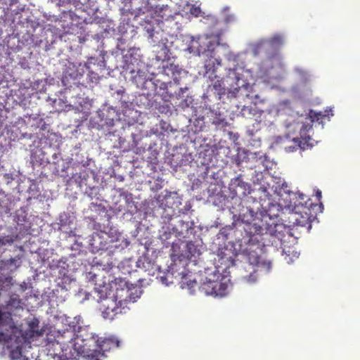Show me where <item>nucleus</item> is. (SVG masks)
Wrapping results in <instances>:
<instances>
[{
    "mask_svg": "<svg viewBox=\"0 0 360 360\" xmlns=\"http://www.w3.org/2000/svg\"><path fill=\"white\" fill-rule=\"evenodd\" d=\"M253 111H255V109H252L251 106H243L240 113L243 117H248L254 115Z\"/></svg>",
    "mask_w": 360,
    "mask_h": 360,
    "instance_id": "obj_21",
    "label": "nucleus"
},
{
    "mask_svg": "<svg viewBox=\"0 0 360 360\" xmlns=\"http://www.w3.org/2000/svg\"><path fill=\"white\" fill-rule=\"evenodd\" d=\"M68 3L72 4L75 5V6H79L80 5H82L83 3L81 1V0H66Z\"/></svg>",
    "mask_w": 360,
    "mask_h": 360,
    "instance_id": "obj_26",
    "label": "nucleus"
},
{
    "mask_svg": "<svg viewBox=\"0 0 360 360\" xmlns=\"http://www.w3.org/2000/svg\"><path fill=\"white\" fill-rule=\"evenodd\" d=\"M243 235L242 238L237 239V243L242 248L245 246L255 245H265L266 238L269 235L273 236L271 231H268L266 227H264L262 220L254 222H245L243 226Z\"/></svg>",
    "mask_w": 360,
    "mask_h": 360,
    "instance_id": "obj_3",
    "label": "nucleus"
},
{
    "mask_svg": "<svg viewBox=\"0 0 360 360\" xmlns=\"http://www.w3.org/2000/svg\"><path fill=\"white\" fill-rule=\"evenodd\" d=\"M316 196H317L318 199H320V198L321 197V192L319 191H317Z\"/></svg>",
    "mask_w": 360,
    "mask_h": 360,
    "instance_id": "obj_31",
    "label": "nucleus"
},
{
    "mask_svg": "<svg viewBox=\"0 0 360 360\" xmlns=\"http://www.w3.org/2000/svg\"><path fill=\"white\" fill-rule=\"evenodd\" d=\"M80 338L81 352L85 360H103L107 356L106 352L120 346V341L115 337L98 338V335L91 333L89 337L86 338L80 334L77 339Z\"/></svg>",
    "mask_w": 360,
    "mask_h": 360,
    "instance_id": "obj_2",
    "label": "nucleus"
},
{
    "mask_svg": "<svg viewBox=\"0 0 360 360\" xmlns=\"http://www.w3.org/2000/svg\"><path fill=\"white\" fill-rule=\"evenodd\" d=\"M266 43V41L264 40L260 41L258 43H257V44L255 46V52L259 51L261 49H262L265 46Z\"/></svg>",
    "mask_w": 360,
    "mask_h": 360,
    "instance_id": "obj_23",
    "label": "nucleus"
},
{
    "mask_svg": "<svg viewBox=\"0 0 360 360\" xmlns=\"http://www.w3.org/2000/svg\"><path fill=\"white\" fill-rule=\"evenodd\" d=\"M295 195L297 198L293 206L295 212L291 215V219L293 220V224L296 226L302 227H311V213L310 207L312 202L310 199L303 193H296Z\"/></svg>",
    "mask_w": 360,
    "mask_h": 360,
    "instance_id": "obj_4",
    "label": "nucleus"
},
{
    "mask_svg": "<svg viewBox=\"0 0 360 360\" xmlns=\"http://www.w3.org/2000/svg\"><path fill=\"white\" fill-rule=\"evenodd\" d=\"M218 44L207 36H198L192 38L188 49L190 53L204 57L211 56L210 54L215 50Z\"/></svg>",
    "mask_w": 360,
    "mask_h": 360,
    "instance_id": "obj_6",
    "label": "nucleus"
},
{
    "mask_svg": "<svg viewBox=\"0 0 360 360\" xmlns=\"http://www.w3.org/2000/svg\"><path fill=\"white\" fill-rule=\"evenodd\" d=\"M142 77L143 75L140 74V72H138L135 76L132 77L133 82L136 83L138 85L139 83L141 82L143 80V78Z\"/></svg>",
    "mask_w": 360,
    "mask_h": 360,
    "instance_id": "obj_22",
    "label": "nucleus"
},
{
    "mask_svg": "<svg viewBox=\"0 0 360 360\" xmlns=\"http://www.w3.org/2000/svg\"><path fill=\"white\" fill-rule=\"evenodd\" d=\"M217 279L206 278L205 281L200 286V290L207 295H212L214 297H224L227 294L228 285L224 278L218 274H214Z\"/></svg>",
    "mask_w": 360,
    "mask_h": 360,
    "instance_id": "obj_5",
    "label": "nucleus"
},
{
    "mask_svg": "<svg viewBox=\"0 0 360 360\" xmlns=\"http://www.w3.org/2000/svg\"><path fill=\"white\" fill-rule=\"evenodd\" d=\"M164 72L171 77L175 84H179L183 70L177 65L169 63L164 67Z\"/></svg>",
    "mask_w": 360,
    "mask_h": 360,
    "instance_id": "obj_14",
    "label": "nucleus"
},
{
    "mask_svg": "<svg viewBox=\"0 0 360 360\" xmlns=\"http://www.w3.org/2000/svg\"><path fill=\"white\" fill-rule=\"evenodd\" d=\"M128 245V243L127 241H125V246H127Z\"/></svg>",
    "mask_w": 360,
    "mask_h": 360,
    "instance_id": "obj_34",
    "label": "nucleus"
},
{
    "mask_svg": "<svg viewBox=\"0 0 360 360\" xmlns=\"http://www.w3.org/2000/svg\"><path fill=\"white\" fill-rule=\"evenodd\" d=\"M200 12L201 11L200 8H194L191 10L192 14H193L195 16H198Z\"/></svg>",
    "mask_w": 360,
    "mask_h": 360,
    "instance_id": "obj_28",
    "label": "nucleus"
},
{
    "mask_svg": "<svg viewBox=\"0 0 360 360\" xmlns=\"http://www.w3.org/2000/svg\"><path fill=\"white\" fill-rule=\"evenodd\" d=\"M141 290L137 288L117 289L113 297H100V310L103 318L112 320L118 314H126L129 307L128 304L136 302L141 297Z\"/></svg>",
    "mask_w": 360,
    "mask_h": 360,
    "instance_id": "obj_1",
    "label": "nucleus"
},
{
    "mask_svg": "<svg viewBox=\"0 0 360 360\" xmlns=\"http://www.w3.org/2000/svg\"><path fill=\"white\" fill-rule=\"evenodd\" d=\"M96 276H97L94 274L91 277V280H92L93 281H94L96 283H97Z\"/></svg>",
    "mask_w": 360,
    "mask_h": 360,
    "instance_id": "obj_29",
    "label": "nucleus"
},
{
    "mask_svg": "<svg viewBox=\"0 0 360 360\" xmlns=\"http://www.w3.org/2000/svg\"><path fill=\"white\" fill-rule=\"evenodd\" d=\"M209 78L210 84L207 86V94L210 96L213 95L220 99L221 96L226 93L222 80L217 75H214V77L209 76Z\"/></svg>",
    "mask_w": 360,
    "mask_h": 360,
    "instance_id": "obj_9",
    "label": "nucleus"
},
{
    "mask_svg": "<svg viewBox=\"0 0 360 360\" xmlns=\"http://www.w3.org/2000/svg\"><path fill=\"white\" fill-rule=\"evenodd\" d=\"M172 233L171 231H169V232H167V231H165L161 235H160V238L164 240V241H166L167 240H168L169 238V235Z\"/></svg>",
    "mask_w": 360,
    "mask_h": 360,
    "instance_id": "obj_25",
    "label": "nucleus"
},
{
    "mask_svg": "<svg viewBox=\"0 0 360 360\" xmlns=\"http://www.w3.org/2000/svg\"><path fill=\"white\" fill-rule=\"evenodd\" d=\"M231 185L236 195L239 194L245 196L250 193V184L243 181L240 176L233 179Z\"/></svg>",
    "mask_w": 360,
    "mask_h": 360,
    "instance_id": "obj_13",
    "label": "nucleus"
},
{
    "mask_svg": "<svg viewBox=\"0 0 360 360\" xmlns=\"http://www.w3.org/2000/svg\"><path fill=\"white\" fill-rule=\"evenodd\" d=\"M259 191L263 194V195L259 196L262 209L268 213L272 207H276V205L273 202L272 195L267 191L266 188L260 187Z\"/></svg>",
    "mask_w": 360,
    "mask_h": 360,
    "instance_id": "obj_11",
    "label": "nucleus"
},
{
    "mask_svg": "<svg viewBox=\"0 0 360 360\" xmlns=\"http://www.w3.org/2000/svg\"><path fill=\"white\" fill-rule=\"evenodd\" d=\"M187 247H188V250H191V248L192 247H194V245L192 243H189L187 244Z\"/></svg>",
    "mask_w": 360,
    "mask_h": 360,
    "instance_id": "obj_30",
    "label": "nucleus"
},
{
    "mask_svg": "<svg viewBox=\"0 0 360 360\" xmlns=\"http://www.w3.org/2000/svg\"><path fill=\"white\" fill-rule=\"evenodd\" d=\"M20 302H21V301L19 298L15 297H11L10 298L9 301L8 302L7 305L6 306H0V308L5 309L6 311H8L11 315L9 307H11L18 308L20 306ZM11 318H12L11 316ZM12 319V321L13 322V319Z\"/></svg>",
    "mask_w": 360,
    "mask_h": 360,
    "instance_id": "obj_17",
    "label": "nucleus"
},
{
    "mask_svg": "<svg viewBox=\"0 0 360 360\" xmlns=\"http://www.w3.org/2000/svg\"><path fill=\"white\" fill-rule=\"evenodd\" d=\"M90 171L88 169H84L80 171L77 176L76 180L82 186V184L86 185V181L89 178Z\"/></svg>",
    "mask_w": 360,
    "mask_h": 360,
    "instance_id": "obj_19",
    "label": "nucleus"
},
{
    "mask_svg": "<svg viewBox=\"0 0 360 360\" xmlns=\"http://www.w3.org/2000/svg\"><path fill=\"white\" fill-rule=\"evenodd\" d=\"M138 266L140 268L143 269L146 271H148V274H150L151 271H153V274L154 273V270L155 269V266L153 264H151L150 262L148 259L146 257H142L140 258L138 260Z\"/></svg>",
    "mask_w": 360,
    "mask_h": 360,
    "instance_id": "obj_16",
    "label": "nucleus"
},
{
    "mask_svg": "<svg viewBox=\"0 0 360 360\" xmlns=\"http://www.w3.org/2000/svg\"><path fill=\"white\" fill-rule=\"evenodd\" d=\"M226 123L225 119L216 118L212 121V124L216 126H224V124Z\"/></svg>",
    "mask_w": 360,
    "mask_h": 360,
    "instance_id": "obj_24",
    "label": "nucleus"
},
{
    "mask_svg": "<svg viewBox=\"0 0 360 360\" xmlns=\"http://www.w3.org/2000/svg\"><path fill=\"white\" fill-rule=\"evenodd\" d=\"M311 122H320L322 121L323 118L326 117L321 112H316L313 110H310L309 114Z\"/></svg>",
    "mask_w": 360,
    "mask_h": 360,
    "instance_id": "obj_20",
    "label": "nucleus"
},
{
    "mask_svg": "<svg viewBox=\"0 0 360 360\" xmlns=\"http://www.w3.org/2000/svg\"><path fill=\"white\" fill-rule=\"evenodd\" d=\"M108 236L106 233H95L93 235L91 240V245L92 247V251L94 252H98L99 251H106L109 247L117 248L118 245H110L112 243L114 240L112 239L109 242L108 241Z\"/></svg>",
    "mask_w": 360,
    "mask_h": 360,
    "instance_id": "obj_8",
    "label": "nucleus"
},
{
    "mask_svg": "<svg viewBox=\"0 0 360 360\" xmlns=\"http://www.w3.org/2000/svg\"><path fill=\"white\" fill-rule=\"evenodd\" d=\"M310 139L309 136H302L301 138H290V134H285L277 137L276 143L283 146L285 152L292 153L296 151L298 148L304 150L309 146H311L309 142Z\"/></svg>",
    "mask_w": 360,
    "mask_h": 360,
    "instance_id": "obj_7",
    "label": "nucleus"
},
{
    "mask_svg": "<svg viewBox=\"0 0 360 360\" xmlns=\"http://www.w3.org/2000/svg\"><path fill=\"white\" fill-rule=\"evenodd\" d=\"M176 224H172V233L175 234L176 237L186 238L188 233L189 230L191 229V225L189 221H185L181 219L179 217L175 218Z\"/></svg>",
    "mask_w": 360,
    "mask_h": 360,
    "instance_id": "obj_10",
    "label": "nucleus"
},
{
    "mask_svg": "<svg viewBox=\"0 0 360 360\" xmlns=\"http://www.w3.org/2000/svg\"><path fill=\"white\" fill-rule=\"evenodd\" d=\"M94 265L93 266H101L103 270L108 271L110 269L112 266V262L109 261V259L105 262L103 263L99 258L97 257H94Z\"/></svg>",
    "mask_w": 360,
    "mask_h": 360,
    "instance_id": "obj_18",
    "label": "nucleus"
},
{
    "mask_svg": "<svg viewBox=\"0 0 360 360\" xmlns=\"http://www.w3.org/2000/svg\"><path fill=\"white\" fill-rule=\"evenodd\" d=\"M196 283H197L195 280H193V281L190 280L189 281L186 282V285H187L188 288L192 289L196 285Z\"/></svg>",
    "mask_w": 360,
    "mask_h": 360,
    "instance_id": "obj_27",
    "label": "nucleus"
},
{
    "mask_svg": "<svg viewBox=\"0 0 360 360\" xmlns=\"http://www.w3.org/2000/svg\"><path fill=\"white\" fill-rule=\"evenodd\" d=\"M210 55L204 56V68L206 74L211 73L213 75L216 71L217 66L221 65V59L216 57L214 51Z\"/></svg>",
    "mask_w": 360,
    "mask_h": 360,
    "instance_id": "obj_12",
    "label": "nucleus"
},
{
    "mask_svg": "<svg viewBox=\"0 0 360 360\" xmlns=\"http://www.w3.org/2000/svg\"><path fill=\"white\" fill-rule=\"evenodd\" d=\"M252 263H255L257 266V269H255L252 273H251L248 277L245 278L246 281L248 283H254L257 280V276L256 273L259 270V268L264 267L266 269V271H269L271 268V262H262L261 263L259 262V257H256L254 259V262Z\"/></svg>",
    "mask_w": 360,
    "mask_h": 360,
    "instance_id": "obj_15",
    "label": "nucleus"
},
{
    "mask_svg": "<svg viewBox=\"0 0 360 360\" xmlns=\"http://www.w3.org/2000/svg\"><path fill=\"white\" fill-rule=\"evenodd\" d=\"M161 280H162V283H164L165 278L164 277H161Z\"/></svg>",
    "mask_w": 360,
    "mask_h": 360,
    "instance_id": "obj_33",
    "label": "nucleus"
},
{
    "mask_svg": "<svg viewBox=\"0 0 360 360\" xmlns=\"http://www.w3.org/2000/svg\"><path fill=\"white\" fill-rule=\"evenodd\" d=\"M297 71L300 72V74H302V73H304V71H302V70H298V69H297Z\"/></svg>",
    "mask_w": 360,
    "mask_h": 360,
    "instance_id": "obj_32",
    "label": "nucleus"
}]
</instances>
